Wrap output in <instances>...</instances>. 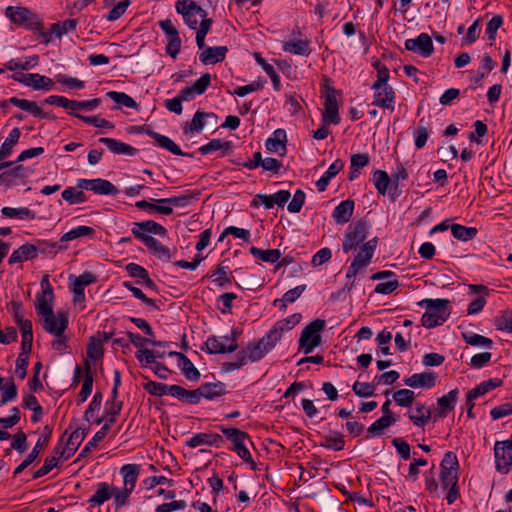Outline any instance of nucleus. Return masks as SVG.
I'll use <instances>...</instances> for the list:
<instances>
[{
    "mask_svg": "<svg viewBox=\"0 0 512 512\" xmlns=\"http://www.w3.org/2000/svg\"><path fill=\"white\" fill-rule=\"evenodd\" d=\"M93 388V374L90 365L87 363L85 366V376L82 383V388L78 393L76 402L77 405L83 404L90 396Z\"/></svg>",
    "mask_w": 512,
    "mask_h": 512,
    "instance_id": "nucleus-49",
    "label": "nucleus"
},
{
    "mask_svg": "<svg viewBox=\"0 0 512 512\" xmlns=\"http://www.w3.org/2000/svg\"><path fill=\"white\" fill-rule=\"evenodd\" d=\"M1 215L6 218H15L20 220H34L35 213L28 207H3Z\"/></svg>",
    "mask_w": 512,
    "mask_h": 512,
    "instance_id": "nucleus-50",
    "label": "nucleus"
},
{
    "mask_svg": "<svg viewBox=\"0 0 512 512\" xmlns=\"http://www.w3.org/2000/svg\"><path fill=\"white\" fill-rule=\"evenodd\" d=\"M429 134V129L424 119H420L418 126L413 131L414 144L417 149H421L425 146Z\"/></svg>",
    "mask_w": 512,
    "mask_h": 512,
    "instance_id": "nucleus-62",
    "label": "nucleus"
},
{
    "mask_svg": "<svg viewBox=\"0 0 512 512\" xmlns=\"http://www.w3.org/2000/svg\"><path fill=\"white\" fill-rule=\"evenodd\" d=\"M437 375L432 371L412 374L404 379V384L408 387L417 389H430L436 385Z\"/></svg>",
    "mask_w": 512,
    "mask_h": 512,
    "instance_id": "nucleus-22",
    "label": "nucleus"
},
{
    "mask_svg": "<svg viewBox=\"0 0 512 512\" xmlns=\"http://www.w3.org/2000/svg\"><path fill=\"white\" fill-rule=\"evenodd\" d=\"M38 255V247L31 243H25L15 249L8 259L10 265L22 263L24 261L35 259Z\"/></svg>",
    "mask_w": 512,
    "mask_h": 512,
    "instance_id": "nucleus-27",
    "label": "nucleus"
},
{
    "mask_svg": "<svg viewBox=\"0 0 512 512\" xmlns=\"http://www.w3.org/2000/svg\"><path fill=\"white\" fill-rule=\"evenodd\" d=\"M322 88L325 90L324 94V114H323V121H328L332 124H339L340 123V116H339V105L337 101V94L338 91L330 85V79L325 77L323 79Z\"/></svg>",
    "mask_w": 512,
    "mask_h": 512,
    "instance_id": "nucleus-8",
    "label": "nucleus"
},
{
    "mask_svg": "<svg viewBox=\"0 0 512 512\" xmlns=\"http://www.w3.org/2000/svg\"><path fill=\"white\" fill-rule=\"evenodd\" d=\"M495 468L501 474H507L512 465V438L497 441L494 445Z\"/></svg>",
    "mask_w": 512,
    "mask_h": 512,
    "instance_id": "nucleus-11",
    "label": "nucleus"
},
{
    "mask_svg": "<svg viewBox=\"0 0 512 512\" xmlns=\"http://www.w3.org/2000/svg\"><path fill=\"white\" fill-rule=\"evenodd\" d=\"M370 225L365 220H358L346 228L342 237V251L348 254L356 252L346 272L347 282L344 289L351 291L354 287L353 279L364 270L372 261L378 245V237L366 241Z\"/></svg>",
    "mask_w": 512,
    "mask_h": 512,
    "instance_id": "nucleus-1",
    "label": "nucleus"
},
{
    "mask_svg": "<svg viewBox=\"0 0 512 512\" xmlns=\"http://www.w3.org/2000/svg\"><path fill=\"white\" fill-rule=\"evenodd\" d=\"M449 300L447 299H423L418 305L425 308L421 317V323L425 328H434L442 325L450 316Z\"/></svg>",
    "mask_w": 512,
    "mask_h": 512,
    "instance_id": "nucleus-3",
    "label": "nucleus"
},
{
    "mask_svg": "<svg viewBox=\"0 0 512 512\" xmlns=\"http://www.w3.org/2000/svg\"><path fill=\"white\" fill-rule=\"evenodd\" d=\"M404 47L423 58L430 57L434 52L432 38L427 33H420L416 38L405 40Z\"/></svg>",
    "mask_w": 512,
    "mask_h": 512,
    "instance_id": "nucleus-17",
    "label": "nucleus"
},
{
    "mask_svg": "<svg viewBox=\"0 0 512 512\" xmlns=\"http://www.w3.org/2000/svg\"><path fill=\"white\" fill-rule=\"evenodd\" d=\"M301 318L302 316L300 313H295L285 319L279 320L269 330V333H273L274 335L272 336L278 342L282 338L283 333L293 329L300 322Z\"/></svg>",
    "mask_w": 512,
    "mask_h": 512,
    "instance_id": "nucleus-33",
    "label": "nucleus"
},
{
    "mask_svg": "<svg viewBox=\"0 0 512 512\" xmlns=\"http://www.w3.org/2000/svg\"><path fill=\"white\" fill-rule=\"evenodd\" d=\"M344 168V162L336 159L326 170V172L316 181V187L319 192H324L330 181Z\"/></svg>",
    "mask_w": 512,
    "mask_h": 512,
    "instance_id": "nucleus-38",
    "label": "nucleus"
},
{
    "mask_svg": "<svg viewBox=\"0 0 512 512\" xmlns=\"http://www.w3.org/2000/svg\"><path fill=\"white\" fill-rule=\"evenodd\" d=\"M138 132H145L148 136L153 138L157 144L167 151L171 152L174 155L177 156H183L184 153L180 149V147L169 137L162 135L158 132H155L151 130L150 128H147L145 125L137 127Z\"/></svg>",
    "mask_w": 512,
    "mask_h": 512,
    "instance_id": "nucleus-21",
    "label": "nucleus"
},
{
    "mask_svg": "<svg viewBox=\"0 0 512 512\" xmlns=\"http://www.w3.org/2000/svg\"><path fill=\"white\" fill-rule=\"evenodd\" d=\"M371 90L373 91L372 104L374 106L390 110L391 112L395 110L396 93L391 85H379V87L371 85Z\"/></svg>",
    "mask_w": 512,
    "mask_h": 512,
    "instance_id": "nucleus-16",
    "label": "nucleus"
},
{
    "mask_svg": "<svg viewBox=\"0 0 512 512\" xmlns=\"http://www.w3.org/2000/svg\"><path fill=\"white\" fill-rule=\"evenodd\" d=\"M388 278V281L380 282L375 286L374 292L377 294H391L399 287V281L394 272L389 270L379 271L371 276L372 280H382Z\"/></svg>",
    "mask_w": 512,
    "mask_h": 512,
    "instance_id": "nucleus-20",
    "label": "nucleus"
},
{
    "mask_svg": "<svg viewBox=\"0 0 512 512\" xmlns=\"http://www.w3.org/2000/svg\"><path fill=\"white\" fill-rule=\"evenodd\" d=\"M141 465L139 464H125L120 468V474L123 477V487L133 492L135 489Z\"/></svg>",
    "mask_w": 512,
    "mask_h": 512,
    "instance_id": "nucleus-36",
    "label": "nucleus"
},
{
    "mask_svg": "<svg viewBox=\"0 0 512 512\" xmlns=\"http://www.w3.org/2000/svg\"><path fill=\"white\" fill-rule=\"evenodd\" d=\"M227 53V46L208 47L199 54V60L204 65H213L222 62Z\"/></svg>",
    "mask_w": 512,
    "mask_h": 512,
    "instance_id": "nucleus-26",
    "label": "nucleus"
},
{
    "mask_svg": "<svg viewBox=\"0 0 512 512\" xmlns=\"http://www.w3.org/2000/svg\"><path fill=\"white\" fill-rule=\"evenodd\" d=\"M306 288L307 286L302 284L288 290L284 293L282 298L274 300L273 305L278 306L280 309L286 308L287 304L295 302L306 290Z\"/></svg>",
    "mask_w": 512,
    "mask_h": 512,
    "instance_id": "nucleus-51",
    "label": "nucleus"
},
{
    "mask_svg": "<svg viewBox=\"0 0 512 512\" xmlns=\"http://www.w3.org/2000/svg\"><path fill=\"white\" fill-rule=\"evenodd\" d=\"M216 118L212 112L197 111L191 121L186 122L183 130L185 134H193L194 132H201L205 126L204 119Z\"/></svg>",
    "mask_w": 512,
    "mask_h": 512,
    "instance_id": "nucleus-41",
    "label": "nucleus"
},
{
    "mask_svg": "<svg viewBox=\"0 0 512 512\" xmlns=\"http://www.w3.org/2000/svg\"><path fill=\"white\" fill-rule=\"evenodd\" d=\"M109 431L108 423H105L99 431H97L94 436L85 444L83 449L81 450L79 457H85L88 453L92 451V449L96 448L98 443L101 442L107 435Z\"/></svg>",
    "mask_w": 512,
    "mask_h": 512,
    "instance_id": "nucleus-59",
    "label": "nucleus"
},
{
    "mask_svg": "<svg viewBox=\"0 0 512 512\" xmlns=\"http://www.w3.org/2000/svg\"><path fill=\"white\" fill-rule=\"evenodd\" d=\"M408 416L415 426L423 428L431 418V410L419 405L413 412H409Z\"/></svg>",
    "mask_w": 512,
    "mask_h": 512,
    "instance_id": "nucleus-55",
    "label": "nucleus"
},
{
    "mask_svg": "<svg viewBox=\"0 0 512 512\" xmlns=\"http://www.w3.org/2000/svg\"><path fill=\"white\" fill-rule=\"evenodd\" d=\"M21 136V131L18 127L13 128L4 142L0 146V160L8 158L12 152L14 146L18 143Z\"/></svg>",
    "mask_w": 512,
    "mask_h": 512,
    "instance_id": "nucleus-45",
    "label": "nucleus"
},
{
    "mask_svg": "<svg viewBox=\"0 0 512 512\" xmlns=\"http://www.w3.org/2000/svg\"><path fill=\"white\" fill-rule=\"evenodd\" d=\"M175 10L183 18L184 23L192 30L199 27L198 18L201 21L212 20L207 17V11L197 4L194 0H177Z\"/></svg>",
    "mask_w": 512,
    "mask_h": 512,
    "instance_id": "nucleus-4",
    "label": "nucleus"
},
{
    "mask_svg": "<svg viewBox=\"0 0 512 512\" xmlns=\"http://www.w3.org/2000/svg\"><path fill=\"white\" fill-rule=\"evenodd\" d=\"M54 81L44 75L38 73H28L27 87H31L34 90L50 91L54 88Z\"/></svg>",
    "mask_w": 512,
    "mask_h": 512,
    "instance_id": "nucleus-43",
    "label": "nucleus"
},
{
    "mask_svg": "<svg viewBox=\"0 0 512 512\" xmlns=\"http://www.w3.org/2000/svg\"><path fill=\"white\" fill-rule=\"evenodd\" d=\"M107 96L113 100L120 107H127L132 109H138L137 102L128 94L124 92L109 91Z\"/></svg>",
    "mask_w": 512,
    "mask_h": 512,
    "instance_id": "nucleus-64",
    "label": "nucleus"
},
{
    "mask_svg": "<svg viewBox=\"0 0 512 512\" xmlns=\"http://www.w3.org/2000/svg\"><path fill=\"white\" fill-rule=\"evenodd\" d=\"M226 393V385L221 381L207 382L201 384L197 389L187 390L185 393V403L195 405L200 403L202 398L213 400Z\"/></svg>",
    "mask_w": 512,
    "mask_h": 512,
    "instance_id": "nucleus-5",
    "label": "nucleus"
},
{
    "mask_svg": "<svg viewBox=\"0 0 512 512\" xmlns=\"http://www.w3.org/2000/svg\"><path fill=\"white\" fill-rule=\"evenodd\" d=\"M52 435V428L46 425L43 429V434L38 438L31 452L27 455L29 460L33 462L38 458L41 450L48 444Z\"/></svg>",
    "mask_w": 512,
    "mask_h": 512,
    "instance_id": "nucleus-57",
    "label": "nucleus"
},
{
    "mask_svg": "<svg viewBox=\"0 0 512 512\" xmlns=\"http://www.w3.org/2000/svg\"><path fill=\"white\" fill-rule=\"evenodd\" d=\"M83 190L78 189L77 185L75 187H67L62 191L61 196L69 205L82 204L88 200Z\"/></svg>",
    "mask_w": 512,
    "mask_h": 512,
    "instance_id": "nucleus-53",
    "label": "nucleus"
},
{
    "mask_svg": "<svg viewBox=\"0 0 512 512\" xmlns=\"http://www.w3.org/2000/svg\"><path fill=\"white\" fill-rule=\"evenodd\" d=\"M98 141L115 155L136 156L139 152L135 147L114 138L101 137Z\"/></svg>",
    "mask_w": 512,
    "mask_h": 512,
    "instance_id": "nucleus-24",
    "label": "nucleus"
},
{
    "mask_svg": "<svg viewBox=\"0 0 512 512\" xmlns=\"http://www.w3.org/2000/svg\"><path fill=\"white\" fill-rule=\"evenodd\" d=\"M461 334L464 341L469 345L480 346L486 349H492L493 347V341L488 337L482 336L472 331L462 332Z\"/></svg>",
    "mask_w": 512,
    "mask_h": 512,
    "instance_id": "nucleus-54",
    "label": "nucleus"
},
{
    "mask_svg": "<svg viewBox=\"0 0 512 512\" xmlns=\"http://www.w3.org/2000/svg\"><path fill=\"white\" fill-rule=\"evenodd\" d=\"M209 277L213 279V283L218 287H224L234 280L229 267L222 264L217 265Z\"/></svg>",
    "mask_w": 512,
    "mask_h": 512,
    "instance_id": "nucleus-47",
    "label": "nucleus"
},
{
    "mask_svg": "<svg viewBox=\"0 0 512 512\" xmlns=\"http://www.w3.org/2000/svg\"><path fill=\"white\" fill-rule=\"evenodd\" d=\"M224 440L221 435L216 433L201 432L194 434L189 440L186 441V446L196 448L198 446L207 445L219 448Z\"/></svg>",
    "mask_w": 512,
    "mask_h": 512,
    "instance_id": "nucleus-23",
    "label": "nucleus"
},
{
    "mask_svg": "<svg viewBox=\"0 0 512 512\" xmlns=\"http://www.w3.org/2000/svg\"><path fill=\"white\" fill-rule=\"evenodd\" d=\"M210 82L211 75L209 73H204L191 86H186L183 89H181L177 95L183 102L191 101L197 95H202L209 87Z\"/></svg>",
    "mask_w": 512,
    "mask_h": 512,
    "instance_id": "nucleus-19",
    "label": "nucleus"
},
{
    "mask_svg": "<svg viewBox=\"0 0 512 512\" xmlns=\"http://www.w3.org/2000/svg\"><path fill=\"white\" fill-rule=\"evenodd\" d=\"M95 233V230L89 226H77L66 233H64L60 239L61 242L72 241L81 237H92Z\"/></svg>",
    "mask_w": 512,
    "mask_h": 512,
    "instance_id": "nucleus-58",
    "label": "nucleus"
},
{
    "mask_svg": "<svg viewBox=\"0 0 512 512\" xmlns=\"http://www.w3.org/2000/svg\"><path fill=\"white\" fill-rule=\"evenodd\" d=\"M310 44L311 42L307 39L290 38L283 42L282 50L293 55L308 57L311 53Z\"/></svg>",
    "mask_w": 512,
    "mask_h": 512,
    "instance_id": "nucleus-29",
    "label": "nucleus"
},
{
    "mask_svg": "<svg viewBox=\"0 0 512 512\" xmlns=\"http://www.w3.org/2000/svg\"><path fill=\"white\" fill-rule=\"evenodd\" d=\"M9 102L12 105L18 107L19 109L30 113L34 117L41 119L48 117L47 113H45L43 109L39 107V105L35 101L20 99L18 97H11L9 98Z\"/></svg>",
    "mask_w": 512,
    "mask_h": 512,
    "instance_id": "nucleus-37",
    "label": "nucleus"
},
{
    "mask_svg": "<svg viewBox=\"0 0 512 512\" xmlns=\"http://www.w3.org/2000/svg\"><path fill=\"white\" fill-rule=\"evenodd\" d=\"M469 289L478 296L469 304L467 308L468 315H475L482 311L486 304V296L489 289L484 285H470Z\"/></svg>",
    "mask_w": 512,
    "mask_h": 512,
    "instance_id": "nucleus-34",
    "label": "nucleus"
},
{
    "mask_svg": "<svg viewBox=\"0 0 512 512\" xmlns=\"http://www.w3.org/2000/svg\"><path fill=\"white\" fill-rule=\"evenodd\" d=\"M170 356H174L178 360V367L182 371L186 379L197 381L200 378L199 370L194 366L192 361L181 352H170Z\"/></svg>",
    "mask_w": 512,
    "mask_h": 512,
    "instance_id": "nucleus-30",
    "label": "nucleus"
},
{
    "mask_svg": "<svg viewBox=\"0 0 512 512\" xmlns=\"http://www.w3.org/2000/svg\"><path fill=\"white\" fill-rule=\"evenodd\" d=\"M97 282V276L90 272L84 271L82 274L76 276L74 274H70L68 276V286H73L75 288L81 289L85 291V287L94 284Z\"/></svg>",
    "mask_w": 512,
    "mask_h": 512,
    "instance_id": "nucleus-46",
    "label": "nucleus"
},
{
    "mask_svg": "<svg viewBox=\"0 0 512 512\" xmlns=\"http://www.w3.org/2000/svg\"><path fill=\"white\" fill-rule=\"evenodd\" d=\"M269 331L257 342L250 343L246 349L242 350L250 362L260 361L277 344V340Z\"/></svg>",
    "mask_w": 512,
    "mask_h": 512,
    "instance_id": "nucleus-10",
    "label": "nucleus"
},
{
    "mask_svg": "<svg viewBox=\"0 0 512 512\" xmlns=\"http://www.w3.org/2000/svg\"><path fill=\"white\" fill-rule=\"evenodd\" d=\"M232 143L230 141H224L222 139H212L207 144L202 145L199 148V152L202 155H208L216 151H220V157L228 155L231 151Z\"/></svg>",
    "mask_w": 512,
    "mask_h": 512,
    "instance_id": "nucleus-39",
    "label": "nucleus"
},
{
    "mask_svg": "<svg viewBox=\"0 0 512 512\" xmlns=\"http://www.w3.org/2000/svg\"><path fill=\"white\" fill-rule=\"evenodd\" d=\"M131 232L137 240L146 246L147 250L152 255L162 261L168 262L171 260L170 249L151 236L158 235L165 237L167 235V229L164 226L154 220H145L133 223Z\"/></svg>",
    "mask_w": 512,
    "mask_h": 512,
    "instance_id": "nucleus-2",
    "label": "nucleus"
},
{
    "mask_svg": "<svg viewBox=\"0 0 512 512\" xmlns=\"http://www.w3.org/2000/svg\"><path fill=\"white\" fill-rule=\"evenodd\" d=\"M113 485L107 482H99L96 486L95 493L89 498L88 502L91 505L101 506L106 501L112 498Z\"/></svg>",
    "mask_w": 512,
    "mask_h": 512,
    "instance_id": "nucleus-40",
    "label": "nucleus"
},
{
    "mask_svg": "<svg viewBox=\"0 0 512 512\" xmlns=\"http://www.w3.org/2000/svg\"><path fill=\"white\" fill-rule=\"evenodd\" d=\"M144 389L153 396L170 395L177 400L185 403L186 389L180 385H168L162 382L148 381L144 385Z\"/></svg>",
    "mask_w": 512,
    "mask_h": 512,
    "instance_id": "nucleus-15",
    "label": "nucleus"
},
{
    "mask_svg": "<svg viewBox=\"0 0 512 512\" xmlns=\"http://www.w3.org/2000/svg\"><path fill=\"white\" fill-rule=\"evenodd\" d=\"M503 380L500 378H491L489 380L481 382L479 385L469 390L467 393L468 402L474 401L480 396L485 395L489 391L501 387Z\"/></svg>",
    "mask_w": 512,
    "mask_h": 512,
    "instance_id": "nucleus-35",
    "label": "nucleus"
},
{
    "mask_svg": "<svg viewBox=\"0 0 512 512\" xmlns=\"http://www.w3.org/2000/svg\"><path fill=\"white\" fill-rule=\"evenodd\" d=\"M372 182L380 195H385L390 184V178L386 171L375 170L372 174Z\"/></svg>",
    "mask_w": 512,
    "mask_h": 512,
    "instance_id": "nucleus-61",
    "label": "nucleus"
},
{
    "mask_svg": "<svg viewBox=\"0 0 512 512\" xmlns=\"http://www.w3.org/2000/svg\"><path fill=\"white\" fill-rule=\"evenodd\" d=\"M355 208L351 199L341 201L332 211V218L337 224L343 225L350 221Z\"/></svg>",
    "mask_w": 512,
    "mask_h": 512,
    "instance_id": "nucleus-31",
    "label": "nucleus"
},
{
    "mask_svg": "<svg viewBox=\"0 0 512 512\" xmlns=\"http://www.w3.org/2000/svg\"><path fill=\"white\" fill-rule=\"evenodd\" d=\"M86 436L85 428H77L75 429L68 437L65 446L63 447V451L61 452V457L64 460L69 459L78 449L82 441Z\"/></svg>",
    "mask_w": 512,
    "mask_h": 512,
    "instance_id": "nucleus-28",
    "label": "nucleus"
},
{
    "mask_svg": "<svg viewBox=\"0 0 512 512\" xmlns=\"http://www.w3.org/2000/svg\"><path fill=\"white\" fill-rule=\"evenodd\" d=\"M77 188L92 191L96 195L116 196L119 193L118 188L112 182L102 178L78 179Z\"/></svg>",
    "mask_w": 512,
    "mask_h": 512,
    "instance_id": "nucleus-13",
    "label": "nucleus"
},
{
    "mask_svg": "<svg viewBox=\"0 0 512 512\" xmlns=\"http://www.w3.org/2000/svg\"><path fill=\"white\" fill-rule=\"evenodd\" d=\"M496 67V62L488 54H484L478 68L477 76L473 78L475 84L481 85L485 75Z\"/></svg>",
    "mask_w": 512,
    "mask_h": 512,
    "instance_id": "nucleus-63",
    "label": "nucleus"
},
{
    "mask_svg": "<svg viewBox=\"0 0 512 512\" xmlns=\"http://www.w3.org/2000/svg\"><path fill=\"white\" fill-rule=\"evenodd\" d=\"M40 284L42 292L41 294H37L36 296L35 308L41 319H44L45 317L52 316V314L54 313L52 306V300L54 295L52 287L49 284L48 276H45L41 280Z\"/></svg>",
    "mask_w": 512,
    "mask_h": 512,
    "instance_id": "nucleus-14",
    "label": "nucleus"
},
{
    "mask_svg": "<svg viewBox=\"0 0 512 512\" xmlns=\"http://www.w3.org/2000/svg\"><path fill=\"white\" fill-rule=\"evenodd\" d=\"M321 446L333 451H341L345 447L344 435L336 430L329 431L322 437Z\"/></svg>",
    "mask_w": 512,
    "mask_h": 512,
    "instance_id": "nucleus-42",
    "label": "nucleus"
},
{
    "mask_svg": "<svg viewBox=\"0 0 512 512\" xmlns=\"http://www.w3.org/2000/svg\"><path fill=\"white\" fill-rule=\"evenodd\" d=\"M5 16L13 24L28 29L38 28L41 25L38 16L27 7L8 6L5 9Z\"/></svg>",
    "mask_w": 512,
    "mask_h": 512,
    "instance_id": "nucleus-9",
    "label": "nucleus"
},
{
    "mask_svg": "<svg viewBox=\"0 0 512 512\" xmlns=\"http://www.w3.org/2000/svg\"><path fill=\"white\" fill-rule=\"evenodd\" d=\"M77 20L76 19H67L64 21L53 23L50 26L51 32L57 37L61 38L68 32L74 31L77 27Z\"/></svg>",
    "mask_w": 512,
    "mask_h": 512,
    "instance_id": "nucleus-60",
    "label": "nucleus"
},
{
    "mask_svg": "<svg viewBox=\"0 0 512 512\" xmlns=\"http://www.w3.org/2000/svg\"><path fill=\"white\" fill-rule=\"evenodd\" d=\"M43 329L51 335H61L68 328L69 320L66 312L53 313L52 316L42 319Z\"/></svg>",
    "mask_w": 512,
    "mask_h": 512,
    "instance_id": "nucleus-18",
    "label": "nucleus"
},
{
    "mask_svg": "<svg viewBox=\"0 0 512 512\" xmlns=\"http://www.w3.org/2000/svg\"><path fill=\"white\" fill-rule=\"evenodd\" d=\"M160 29L167 37V44L165 47L166 53L172 58H176L181 50L182 40L179 32L171 19H164L158 22Z\"/></svg>",
    "mask_w": 512,
    "mask_h": 512,
    "instance_id": "nucleus-12",
    "label": "nucleus"
},
{
    "mask_svg": "<svg viewBox=\"0 0 512 512\" xmlns=\"http://www.w3.org/2000/svg\"><path fill=\"white\" fill-rule=\"evenodd\" d=\"M325 320L315 319L310 322L301 332L299 338V351L310 354L321 343V331L325 327Z\"/></svg>",
    "mask_w": 512,
    "mask_h": 512,
    "instance_id": "nucleus-6",
    "label": "nucleus"
},
{
    "mask_svg": "<svg viewBox=\"0 0 512 512\" xmlns=\"http://www.w3.org/2000/svg\"><path fill=\"white\" fill-rule=\"evenodd\" d=\"M459 395L458 388L449 391L447 394L437 399L436 414L440 418H445L451 411L454 410Z\"/></svg>",
    "mask_w": 512,
    "mask_h": 512,
    "instance_id": "nucleus-25",
    "label": "nucleus"
},
{
    "mask_svg": "<svg viewBox=\"0 0 512 512\" xmlns=\"http://www.w3.org/2000/svg\"><path fill=\"white\" fill-rule=\"evenodd\" d=\"M451 234L455 239L459 241L468 242L477 236L478 230L475 227H467L454 223L451 224Z\"/></svg>",
    "mask_w": 512,
    "mask_h": 512,
    "instance_id": "nucleus-48",
    "label": "nucleus"
},
{
    "mask_svg": "<svg viewBox=\"0 0 512 512\" xmlns=\"http://www.w3.org/2000/svg\"><path fill=\"white\" fill-rule=\"evenodd\" d=\"M239 336V332L237 329H232L231 335L226 336H210L205 341L204 345L206 347V351L209 354H225L232 353L237 350L238 343L237 338Z\"/></svg>",
    "mask_w": 512,
    "mask_h": 512,
    "instance_id": "nucleus-7",
    "label": "nucleus"
},
{
    "mask_svg": "<svg viewBox=\"0 0 512 512\" xmlns=\"http://www.w3.org/2000/svg\"><path fill=\"white\" fill-rule=\"evenodd\" d=\"M287 135L284 129H276L272 135L265 141V147L271 152L284 155L286 153Z\"/></svg>",
    "mask_w": 512,
    "mask_h": 512,
    "instance_id": "nucleus-32",
    "label": "nucleus"
},
{
    "mask_svg": "<svg viewBox=\"0 0 512 512\" xmlns=\"http://www.w3.org/2000/svg\"><path fill=\"white\" fill-rule=\"evenodd\" d=\"M396 422L394 416L382 415L367 428L366 438H374L380 436L382 431Z\"/></svg>",
    "mask_w": 512,
    "mask_h": 512,
    "instance_id": "nucleus-44",
    "label": "nucleus"
},
{
    "mask_svg": "<svg viewBox=\"0 0 512 512\" xmlns=\"http://www.w3.org/2000/svg\"><path fill=\"white\" fill-rule=\"evenodd\" d=\"M217 427L226 436V438L232 442L233 447H238V445H243L245 439L249 438V436L246 432H244L238 428L225 427L223 425H219Z\"/></svg>",
    "mask_w": 512,
    "mask_h": 512,
    "instance_id": "nucleus-52",
    "label": "nucleus"
},
{
    "mask_svg": "<svg viewBox=\"0 0 512 512\" xmlns=\"http://www.w3.org/2000/svg\"><path fill=\"white\" fill-rule=\"evenodd\" d=\"M250 253L257 259L268 262V263H275L281 258V252L278 249H269V250H263L260 248H257L255 246H252L250 248Z\"/></svg>",
    "mask_w": 512,
    "mask_h": 512,
    "instance_id": "nucleus-56",
    "label": "nucleus"
}]
</instances>
